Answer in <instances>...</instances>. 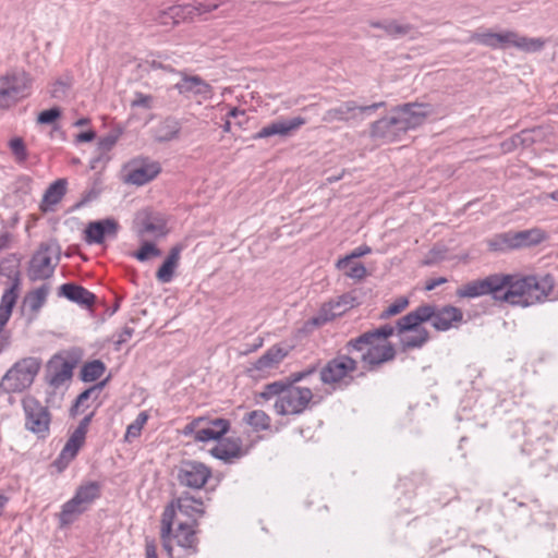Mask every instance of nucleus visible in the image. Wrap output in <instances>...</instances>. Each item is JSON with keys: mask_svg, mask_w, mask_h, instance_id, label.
<instances>
[{"mask_svg": "<svg viewBox=\"0 0 558 558\" xmlns=\"http://www.w3.org/2000/svg\"><path fill=\"white\" fill-rule=\"evenodd\" d=\"M393 333L395 327L386 324L349 340L345 349L348 353L359 352L364 367L367 371H375L395 359L396 349L388 341Z\"/></svg>", "mask_w": 558, "mask_h": 558, "instance_id": "nucleus-1", "label": "nucleus"}, {"mask_svg": "<svg viewBox=\"0 0 558 558\" xmlns=\"http://www.w3.org/2000/svg\"><path fill=\"white\" fill-rule=\"evenodd\" d=\"M502 277H507V283L500 293V301L522 307L544 302L555 287V278L550 274L542 276L502 274Z\"/></svg>", "mask_w": 558, "mask_h": 558, "instance_id": "nucleus-2", "label": "nucleus"}, {"mask_svg": "<svg viewBox=\"0 0 558 558\" xmlns=\"http://www.w3.org/2000/svg\"><path fill=\"white\" fill-rule=\"evenodd\" d=\"M258 396L266 401L275 399L274 410L281 416L304 413L314 398L312 389L282 380L265 385Z\"/></svg>", "mask_w": 558, "mask_h": 558, "instance_id": "nucleus-3", "label": "nucleus"}, {"mask_svg": "<svg viewBox=\"0 0 558 558\" xmlns=\"http://www.w3.org/2000/svg\"><path fill=\"white\" fill-rule=\"evenodd\" d=\"M177 511L186 518L185 521L198 525V520L205 514V504L190 493H182L165 508L161 515L160 537L168 556H171V526L174 524Z\"/></svg>", "mask_w": 558, "mask_h": 558, "instance_id": "nucleus-4", "label": "nucleus"}, {"mask_svg": "<svg viewBox=\"0 0 558 558\" xmlns=\"http://www.w3.org/2000/svg\"><path fill=\"white\" fill-rule=\"evenodd\" d=\"M463 319L460 308L452 305L437 307L430 304H423L414 311L401 317L402 328H413L425 322H430L438 331H447L457 326Z\"/></svg>", "mask_w": 558, "mask_h": 558, "instance_id": "nucleus-5", "label": "nucleus"}, {"mask_svg": "<svg viewBox=\"0 0 558 558\" xmlns=\"http://www.w3.org/2000/svg\"><path fill=\"white\" fill-rule=\"evenodd\" d=\"M32 80L24 71L10 70L0 75V109H9L31 93Z\"/></svg>", "mask_w": 558, "mask_h": 558, "instance_id": "nucleus-6", "label": "nucleus"}, {"mask_svg": "<svg viewBox=\"0 0 558 558\" xmlns=\"http://www.w3.org/2000/svg\"><path fill=\"white\" fill-rule=\"evenodd\" d=\"M40 369L36 357H24L17 361L2 377L0 388L7 392H21L34 381Z\"/></svg>", "mask_w": 558, "mask_h": 558, "instance_id": "nucleus-7", "label": "nucleus"}, {"mask_svg": "<svg viewBox=\"0 0 558 558\" xmlns=\"http://www.w3.org/2000/svg\"><path fill=\"white\" fill-rule=\"evenodd\" d=\"M60 260V247L54 242L41 243L31 258L27 276L32 281L50 278Z\"/></svg>", "mask_w": 558, "mask_h": 558, "instance_id": "nucleus-8", "label": "nucleus"}, {"mask_svg": "<svg viewBox=\"0 0 558 558\" xmlns=\"http://www.w3.org/2000/svg\"><path fill=\"white\" fill-rule=\"evenodd\" d=\"M357 369V362L349 354H339L326 363L320 369V380L325 385L336 388L348 386L352 380V374Z\"/></svg>", "mask_w": 558, "mask_h": 558, "instance_id": "nucleus-9", "label": "nucleus"}, {"mask_svg": "<svg viewBox=\"0 0 558 558\" xmlns=\"http://www.w3.org/2000/svg\"><path fill=\"white\" fill-rule=\"evenodd\" d=\"M0 275H4L12 280L11 287L3 292L0 301V324L5 326L17 300L20 286L19 260L14 256L4 258L0 263Z\"/></svg>", "mask_w": 558, "mask_h": 558, "instance_id": "nucleus-10", "label": "nucleus"}, {"mask_svg": "<svg viewBox=\"0 0 558 558\" xmlns=\"http://www.w3.org/2000/svg\"><path fill=\"white\" fill-rule=\"evenodd\" d=\"M396 119L397 128L405 134L410 130L421 126L425 120L435 113V109L429 104L408 102L397 106L391 110Z\"/></svg>", "mask_w": 558, "mask_h": 558, "instance_id": "nucleus-11", "label": "nucleus"}, {"mask_svg": "<svg viewBox=\"0 0 558 558\" xmlns=\"http://www.w3.org/2000/svg\"><path fill=\"white\" fill-rule=\"evenodd\" d=\"M229 428L230 422L226 418L197 417L186 424L182 433L184 436H192L195 441L207 442L220 439Z\"/></svg>", "mask_w": 558, "mask_h": 558, "instance_id": "nucleus-12", "label": "nucleus"}, {"mask_svg": "<svg viewBox=\"0 0 558 558\" xmlns=\"http://www.w3.org/2000/svg\"><path fill=\"white\" fill-rule=\"evenodd\" d=\"M384 101L375 102L368 106H359L354 100L343 101L337 107L330 108L325 111L322 117L323 122L335 123V122H361L364 116H368L377 109L384 107Z\"/></svg>", "mask_w": 558, "mask_h": 558, "instance_id": "nucleus-13", "label": "nucleus"}, {"mask_svg": "<svg viewBox=\"0 0 558 558\" xmlns=\"http://www.w3.org/2000/svg\"><path fill=\"white\" fill-rule=\"evenodd\" d=\"M22 407L25 415L26 429L39 437H45L49 432L51 421L48 408L29 395L22 399Z\"/></svg>", "mask_w": 558, "mask_h": 558, "instance_id": "nucleus-14", "label": "nucleus"}, {"mask_svg": "<svg viewBox=\"0 0 558 558\" xmlns=\"http://www.w3.org/2000/svg\"><path fill=\"white\" fill-rule=\"evenodd\" d=\"M506 283L507 277H502V274H494L463 284L457 290V295L459 298H478L490 294L494 300L500 301V293Z\"/></svg>", "mask_w": 558, "mask_h": 558, "instance_id": "nucleus-15", "label": "nucleus"}, {"mask_svg": "<svg viewBox=\"0 0 558 558\" xmlns=\"http://www.w3.org/2000/svg\"><path fill=\"white\" fill-rule=\"evenodd\" d=\"M219 3H204V2H195V3H186V4H178L168 8L160 14V23L163 25L169 24V20H171L172 24H179L182 21L192 20L196 15H202L204 13L211 12L219 8Z\"/></svg>", "mask_w": 558, "mask_h": 558, "instance_id": "nucleus-16", "label": "nucleus"}, {"mask_svg": "<svg viewBox=\"0 0 558 558\" xmlns=\"http://www.w3.org/2000/svg\"><path fill=\"white\" fill-rule=\"evenodd\" d=\"M210 476V469L198 461H183L178 470L180 485L192 489L204 487Z\"/></svg>", "mask_w": 558, "mask_h": 558, "instance_id": "nucleus-17", "label": "nucleus"}, {"mask_svg": "<svg viewBox=\"0 0 558 558\" xmlns=\"http://www.w3.org/2000/svg\"><path fill=\"white\" fill-rule=\"evenodd\" d=\"M515 38L514 31H502L500 33H494L490 29H477L471 32L470 36L464 43H475L493 50H505L509 47H513Z\"/></svg>", "mask_w": 558, "mask_h": 558, "instance_id": "nucleus-18", "label": "nucleus"}, {"mask_svg": "<svg viewBox=\"0 0 558 558\" xmlns=\"http://www.w3.org/2000/svg\"><path fill=\"white\" fill-rule=\"evenodd\" d=\"M306 123L303 117H293L291 119H278L264 125L258 132L253 134V140H263L270 136L289 137Z\"/></svg>", "mask_w": 558, "mask_h": 558, "instance_id": "nucleus-19", "label": "nucleus"}, {"mask_svg": "<svg viewBox=\"0 0 558 558\" xmlns=\"http://www.w3.org/2000/svg\"><path fill=\"white\" fill-rule=\"evenodd\" d=\"M118 229V222L111 218L92 221L84 231V241L87 244H101L106 238H116Z\"/></svg>", "mask_w": 558, "mask_h": 558, "instance_id": "nucleus-20", "label": "nucleus"}, {"mask_svg": "<svg viewBox=\"0 0 558 558\" xmlns=\"http://www.w3.org/2000/svg\"><path fill=\"white\" fill-rule=\"evenodd\" d=\"M196 526L193 523L187 521H179L177 527L173 530L171 527V538H170V548L171 556H173V543H175L179 547H182L191 553H196L197 547V536H196Z\"/></svg>", "mask_w": 558, "mask_h": 558, "instance_id": "nucleus-21", "label": "nucleus"}, {"mask_svg": "<svg viewBox=\"0 0 558 558\" xmlns=\"http://www.w3.org/2000/svg\"><path fill=\"white\" fill-rule=\"evenodd\" d=\"M288 354V349L278 344L272 345L252 365L250 371L258 376H266L276 369Z\"/></svg>", "mask_w": 558, "mask_h": 558, "instance_id": "nucleus-22", "label": "nucleus"}, {"mask_svg": "<svg viewBox=\"0 0 558 558\" xmlns=\"http://www.w3.org/2000/svg\"><path fill=\"white\" fill-rule=\"evenodd\" d=\"M181 80L174 85L180 95L185 97L202 96L207 99L211 95V86L198 75H187L179 72Z\"/></svg>", "mask_w": 558, "mask_h": 558, "instance_id": "nucleus-23", "label": "nucleus"}, {"mask_svg": "<svg viewBox=\"0 0 558 558\" xmlns=\"http://www.w3.org/2000/svg\"><path fill=\"white\" fill-rule=\"evenodd\" d=\"M396 330L401 336L400 343L403 350L420 349L429 339L428 331L424 327H421V325L403 329L401 318H399L396 324L395 331Z\"/></svg>", "mask_w": 558, "mask_h": 558, "instance_id": "nucleus-24", "label": "nucleus"}, {"mask_svg": "<svg viewBox=\"0 0 558 558\" xmlns=\"http://www.w3.org/2000/svg\"><path fill=\"white\" fill-rule=\"evenodd\" d=\"M396 119L392 113L389 117L375 121L371 126V136L381 140L384 143H392L399 141L404 134L399 126L397 128Z\"/></svg>", "mask_w": 558, "mask_h": 558, "instance_id": "nucleus-25", "label": "nucleus"}, {"mask_svg": "<svg viewBox=\"0 0 558 558\" xmlns=\"http://www.w3.org/2000/svg\"><path fill=\"white\" fill-rule=\"evenodd\" d=\"M160 170L161 168L158 162L143 161L129 171L126 182L138 186L144 185L155 179Z\"/></svg>", "mask_w": 558, "mask_h": 558, "instance_id": "nucleus-26", "label": "nucleus"}, {"mask_svg": "<svg viewBox=\"0 0 558 558\" xmlns=\"http://www.w3.org/2000/svg\"><path fill=\"white\" fill-rule=\"evenodd\" d=\"M72 364L59 356H54L48 365V381L53 387H59L72 377Z\"/></svg>", "mask_w": 558, "mask_h": 558, "instance_id": "nucleus-27", "label": "nucleus"}, {"mask_svg": "<svg viewBox=\"0 0 558 558\" xmlns=\"http://www.w3.org/2000/svg\"><path fill=\"white\" fill-rule=\"evenodd\" d=\"M349 299H351L349 295H342L337 302L325 304L322 307L318 316L313 318V324L322 325L343 314L348 308L352 306V304L349 302Z\"/></svg>", "mask_w": 558, "mask_h": 558, "instance_id": "nucleus-28", "label": "nucleus"}, {"mask_svg": "<svg viewBox=\"0 0 558 558\" xmlns=\"http://www.w3.org/2000/svg\"><path fill=\"white\" fill-rule=\"evenodd\" d=\"M60 294L80 305L90 306L95 302L94 293L74 283L62 284L60 287Z\"/></svg>", "mask_w": 558, "mask_h": 558, "instance_id": "nucleus-29", "label": "nucleus"}, {"mask_svg": "<svg viewBox=\"0 0 558 558\" xmlns=\"http://www.w3.org/2000/svg\"><path fill=\"white\" fill-rule=\"evenodd\" d=\"M65 191L66 181L64 179H59L54 181L46 190L41 199L40 209L45 213L53 210V207L61 202L62 197L65 194Z\"/></svg>", "mask_w": 558, "mask_h": 558, "instance_id": "nucleus-30", "label": "nucleus"}, {"mask_svg": "<svg viewBox=\"0 0 558 558\" xmlns=\"http://www.w3.org/2000/svg\"><path fill=\"white\" fill-rule=\"evenodd\" d=\"M181 247L173 246L162 265L157 270L156 277L158 281L168 283L172 280L174 270L179 264Z\"/></svg>", "mask_w": 558, "mask_h": 558, "instance_id": "nucleus-31", "label": "nucleus"}, {"mask_svg": "<svg viewBox=\"0 0 558 558\" xmlns=\"http://www.w3.org/2000/svg\"><path fill=\"white\" fill-rule=\"evenodd\" d=\"M101 487L98 482H87L80 485L74 494V498L78 504L83 505L87 509L100 497Z\"/></svg>", "mask_w": 558, "mask_h": 558, "instance_id": "nucleus-32", "label": "nucleus"}, {"mask_svg": "<svg viewBox=\"0 0 558 558\" xmlns=\"http://www.w3.org/2000/svg\"><path fill=\"white\" fill-rule=\"evenodd\" d=\"M88 509L72 497L65 504H63L60 513L58 514L59 523L61 526L72 524L81 514Z\"/></svg>", "mask_w": 558, "mask_h": 558, "instance_id": "nucleus-33", "label": "nucleus"}, {"mask_svg": "<svg viewBox=\"0 0 558 558\" xmlns=\"http://www.w3.org/2000/svg\"><path fill=\"white\" fill-rule=\"evenodd\" d=\"M84 441V436L73 432L70 438L68 439L66 444L64 445L63 449L61 450L57 462L63 463V466H66L69 462L76 457Z\"/></svg>", "mask_w": 558, "mask_h": 558, "instance_id": "nucleus-34", "label": "nucleus"}, {"mask_svg": "<svg viewBox=\"0 0 558 558\" xmlns=\"http://www.w3.org/2000/svg\"><path fill=\"white\" fill-rule=\"evenodd\" d=\"M517 248L537 245L546 238L545 232L539 228H532L514 232Z\"/></svg>", "mask_w": 558, "mask_h": 558, "instance_id": "nucleus-35", "label": "nucleus"}, {"mask_svg": "<svg viewBox=\"0 0 558 558\" xmlns=\"http://www.w3.org/2000/svg\"><path fill=\"white\" fill-rule=\"evenodd\" d=\"M546 40L541 37H526L515 32L513 47L526 53L538 52L544 49Z\"/></svg>", "mask_w": 558, "mask_h": 558, "instance_id": "nucleus-36", "label": "nucleus"}, {"mask_svg": "<svg viewBox=\"0 0 558 558\" xmlns=\"http://www.w3.org/2000/svg\"><path fill=\"white\" fill-rule=\"evenodd\" d=\"M490 251H507V250H515V235L514 232H504L496 234L494 238L488 240L487 242Z\"/></svg>", "mask_w": 558, "mask_h": 558, "instance_id": "nucleus-37", "label": "nucleus"}, {"mask_svg": "<svg viewBox=\"0 0 558 558\" xmlns=\"http://www.w3.org/2000/svg\"><path fill=\"white\" fill-rule=\"evenodd\" d=\"M490 251H507V250H515V235L514 232H504L496 234L494 238L488 240L487 242Z\"/></svg>", "mask_w": 558, "mask_h": 558, "instance_id": "nucleus-38", "label": "nucleus"}, {"mask_svg": "<svg viewBox=\"0 0 558 558\" xmlns=\"http://www.w3.org/2000/svg\"><path fill=\"white\" fill-rule=\"evenodd\" d=\"M49 288L44 284L29 292L25 298V304L32 312H38L47 301Z\"/></svg>", "mask_w": 558, "mask_h": 558, "instance_id": "nucleus-39", "label": "nucleus"}, {"mask_svg": "<svg viewBox=\"0 0 558 558\" xmlns=\"http://www.w3.org/2000/svg\"><path fill=\"white\" fill-rule=\"evenodd\" d=\"M105 371V364L100 360H94L83 365L81 378L85 383L95 381L104 375Z\"/></svg>", "mask_w": 558, "mask_h": 558, "instance_id": "nucleus-40", "label": "nucleus"}, {"mask_svg": "<svg viewBox=\"0 0 558 558\" xmlns=\"http://www.w3.org/2000/svg\"><path fill=\"white\" fill-rule=\"evenodd\" d=\"M244 421L254 430H266L270 427L271 423L270 416L263 410L251 411L245 415Z\"/></svg>", "mask_w": 558, "mask_h": 558, "instance_id": "nucleus-41", "label": "nucleus"}, {"mask_svg": "<svg viewBox=\"0 0 558 558\" xmlns=\"http://www.w3.org/2000/svg\"><path fill=\"white\" fill-rule=\"evenodd\" d=\"M140 235L151 234L161 236L166 234V223L163 220L153 217L145 218L138 229Z\"/></svg>", "mask_w": 558, "mask_h": 558, "instance_id": "nucleus-42", "label": "nucleus"}, {"mask_svg": "<svg viewBox=\"0 0 558 558\" xmlns=\"http://www.w3.org/2000/svg\"><path fill=\"white\" fill-rule=\"evenodd\" d=\"M147 420L148 414L145 411L140 412L136 418L126 427L124 439L130 442L133 439L140 437Z\"/></svg>", "mask_w": 558, "mask_h": 558, "instance_id": "nucleus-43", "label": "nucleus"}, {"mask_svg": "<svg viewBox=\"0 0 558 558\" xmlns=\"http://www.w3.org/2000/svg\"><path fill=\"white\" fill-rule=\"evenodd\" d=\"M8 145L17 163H23L27 160L28 153L22 137L11 138Z\"/></svg>", "mask_w": 558, "mask_h": 558, "instance_id": "nucleus-44", "label": "nucleus"}, {"mask_svg": "<svg viewBox=\"0 0 558 558\" xmlns=\"http://www.w3.org/2000/svg\"><path fill=\"white\" fill-rule=\"evenodd\" d=\"M384 31L388 36L399 38L410 34L412 26L410 24H400L397 21H385Z\"/></svg>", "mask_w": 558, "mask_h": 558, "instance_id": "nucleus-45", "label": "nucleus"}, {"mask_svg": "<svg viewBox=\"0 0 558 558\" xmlns=\"http://www.w3.org/2000/svg\"><path fill=\"white\" fill-rule=\"evenodd\" d=\"M409 305V299L400 296L389 304L381 313L380 318L386 319L403 312Z\"/></svg>", "mask_w": 558, "mask_h": 558, "instance_id": "nucleus-46", "label": "nucleus"}, {"mask_svg": "<svg viewBox=\"0 0 558 558\" xmlns=\"http://www.w3.org/2000/svg\"><path fill=\"white\" fill-rule=\"evenodd\" d=\"M372 252L371 247L367 246V245H361L356 248H354L351 254L340 258L337 264H336V267L338 269H344L347 268L349 265H350V262L353 259V258H360V257H363L367 254H369Z\"/></svg>", "mask_w": 558, "mask_h": 558, "instance_id": "nucleus-47", "label": "nucleus"}, {"mask_svg": "<svg viewBox=\"0 0 558 558\" xmlns=\"http://www.w3.org/2000/svg\"><path fill=\"white\" fill-rule=\"evenodd\" d=\"M159 255L160 251L150 242H145L137 252L132 254L140 262H145L151 256L156 257Z\"/></svg>", "mask_w": 558, "mask_h": 558, "instance_id": "nucleus-48", "label": "nucleus"}, {"mask_svg": "<svg viewBox=\"0 0 558 558\" xmlns=\"http://www.w3.org/2000/svg\"><path fill=\"white\" fill-rule=\"evenodd\" d=\"M213 454L223 461H230L233 458H238L240 456V448H228L226 445L217 446L213 449Z\"/></svg>", "mask_w": 558, "mask_h": 558, "instance_id": "nucleus-49", "label": "nucleus"}, {"mask_svg": "<svg viewBox=\"0 0 558 558\" xmlns=\"http://www.w3.org/2000/svg\"><path fill=\"white\" fill-rule=\"evenodd\" d=\"M121 131H113L106 136L99 138L98 148L101 153L109 151L118 142Z\"/></svg>", "mask_w": 558, "mask_h": 558, "instance_id": "nucleus-50", "label": "nucleus"}, {"mask_svg": "<svg viewBox=\"0 0 558 558\" xmlns=\"http://www.w3.org/2000/svg\"><path fill=\"white\" fill-rule=\"evenodd\" d=\"M345 269L344 275L354 280H362L367 276V269L362 263H350Z\"/></svg>", "mask_w": 558, "mask_h": 558, "instance_id": "nucleus-51", "label": "nucleus"}, {"mask_svg": "<svg viewBox=\"0 0 558 558\" xmlns=\"http://www.w3.org/2000/svg\"><path fill=\"white\" fill-rule=\"evenodd\" d=\"M61 117V110L58 107H53L48 110L41 111L37 117L39 124H50Z\"/></svg>", "mask_w": 558, "mask_h": 558, "instance_id": "nucleus-52", "label": "nucleus"}, {"mask_svg": "<svg viewBox=\"0 0 558 558\" xmlns=\"http://www.w3.org/2000/svg\"><path fill=\"white\" fill-rule=\"evenodd\" d=\"M153 101H154V97L151 95L136 93L131 105H132V107H141V108H145V109H150L153 107Z\"/></svg>", "mask_w": 558, "mask_h": 558, "instance_id": "nucleus-53", "label": "nucleus"}, {"mask_svg": "<svg viewBox=\"0 0 558 558\" xmlns=\"http://www.w3.org/2000/svg\"><path fill=\"white\" fill-rule=\"evenodd\" d=\"M69 87L70 85L68 83L63 81H57L51 86L50 96L56 99H61L66 95Z\"/></svg>", "mask_w": 558, "mask_h": 558, "instance_id": "nucleus-54", "label": "nucleus"}, {"mask_svg": "<svg viewBox=\"0 0 558 558\" xmlns=\"http://www.w3.org/2000/svg\"><path fill=\"white\" fill-rule=\"evenodd\" d=\"M106 384V380L105 381H101L100 384L92 387V388H88L86 390H84L82 393H80L76 398V401H75V404H74V408H78L80 405H82L84 403V401H86L92 393H94L96 390H100Z\"/></svg>", "mask_w": 558, "mask_h": 558, "instance_id": "nucleus-55", "label": "nucleus"}, {"mask_svg": "<svg viewBox=\"0 0 558 558\" xmlns=\"http://www.w3.org/2000/svg\"><path fill=\"white\" fill-rule=\"evenodd\" d=\"M315 372V367L308 368L306 371L295 372L292 373L289 377L290 381L288 384H296L299 381H302L306 379L310 375H312Z\"/></svg>", "mask_w": 558, "mask_h": 558, "instance_id": "nucleus-56", "label": "nucleus"}, {"mask_svg": "<svg viewBox=\"0 0 558 558\" xmlns=\"http://www.w3.org/2000/svg\"><path fill=\"white\" fill-rule=\"evenodd\" d=\"M11 343V335L5 330V326L0 324V354L9 348Z\"/></svg>", "mask_w": 558, "mask_h": 558, "instance_id": "nucleus-57", "label": "nucleus"}, {"mask_svg": "<svg viewBox=\"0 0 558 558\" xmlns=\"http://www.w3.org/2000/svg\"><path fill=\"white\" fill-rule=\"evenodd\" d=\"M93 413L86 415L78 424V426L76 427V429L74 430L75 433L86 437V433H87V429H88V426L92 422V418H93Z\"/></svg>", "mask_w": 558, "mask_h": 558, "instance_id": "nucleus-58", "label": "nucleus"}, {"mask_svg": "<svg viewBox=\"0 0 558 558\" xmlns=\"http://www.w3.org/2000/svg\"><path fill=\"white\" fill-rule=\"evenodd\" d=\"M228 117L233 118V119H239L236 123H238L240 126H242V125L246 122L245 111H244V110H241V109H239V108H232V109L228 112Z\"/></svg>", "mask_w": 558, "mask_h": 558, "instance_id": "nucleus-59", "label": "nucleus"}, {"mask_svg": "<svg viewBox=\"0 0 558 558\" xmlns=\"http://www.w3.org/2000/svg\"><path fill=\"white\" fill-rule=\"evenodd\" d=\"M447 282V279L445 277H438V278H434V279H430L426 282L425 284V290L426 291H432L434 290L436 287L442 284V283H446Z\"/></svg>", "mask_w": 558, "mask_h": 558, "instance_id": "nucleus-60", "label": "nucleus"}, {"mask_svg": "<svg viewBox=\"0 0 558 558\" xmlns=\"http://www.w3.org/2000/svg\"><path fill=\"white\" fill-rule=\"evenodd\" d=\"M96 137V133L94 131L82 132L76 135V142L85 143L92 142Z\"/></svg>", "mask_w": 558, "mask_h": 558, "instance_id": "nucleus-61", "label": "nucleus"}, {"mask_svg": "<svg viewBox=\"0 0 558 558\" xmlns=\"http://www.w3.org/2000/svg\"><path fill=\"white\" fill-rule=\"evenodd\" d=\"M146 558H158L157 548L154 542H147L145 545Z\"/></svg>", "mask_w": 558, "mask_h": 558, "instance_id": "nucleus-62", "label": "nucleus"}, {"mask_svg": "<svg viewBox=\"0 0 558 558\" xmlns=\"http://www.w3.org/2000/svg\"><path fill=\"white\" fill-rule=\"evenodd\" d=\"M10 240L11 235L9 232H4L0 235V252L9 247Z\"/></svg>", "mask_w": 558, "mask_h": 558, "instance_id": "nucleus-63", "label": "nucleus"}, {"mask_svg": "<svg viewBox=\"0 0 558 558\" xmlns=\"http://www.w3.org/2000/svg\"><path fill=\"white\" fill-rule=\"evenodd\" d=\"M89 123V119L88 118H81L78 119L77 121L74 122V126H84V125H87Z\"/></svg>", "mask_w": 558, "mask_h": 558, "instance_id": "nucleus-64", "label": "nucleus"}]
</instances>
